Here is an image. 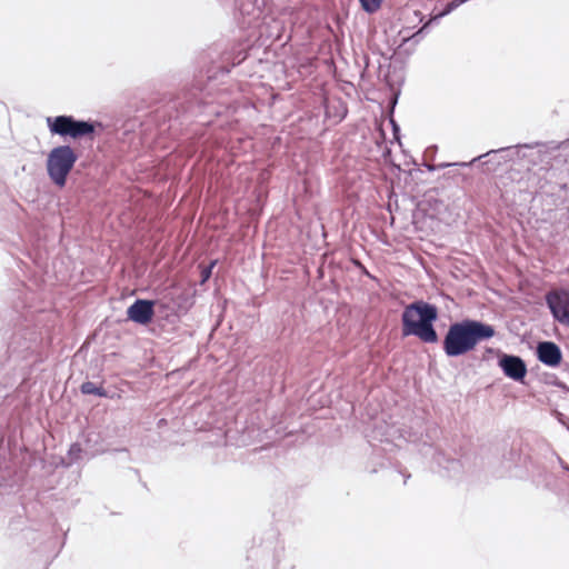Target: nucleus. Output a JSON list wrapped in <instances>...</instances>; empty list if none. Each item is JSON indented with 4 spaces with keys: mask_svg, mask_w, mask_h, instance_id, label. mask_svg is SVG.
<instances>
[{
    "mask_svg": "<svg viewBox=\"0 0 569 569\" xmlns=\"http://www.w3.org/2000/svg\"><path fill=\"white\" fill-rule=\"evenodd\" d=\"M495 336V329L490 325L480 321L465 320L450 326L443 341L447 356L458 357L472 350L481 340Z\"/></svg>",
    "mask_w": 569,
    "mask_h": 569,
    "instance_id": "1",
    "label": "nucleus"
},
{
    "mask_svg": "<svg viewBox=\"0 0 569 569\" xmlns=\"http://www.w3.org/2000/svg\"><path fill=\"white\" fill-rule=\"evenodd\" d=\"M437 309L426 302L408 306L402 315L403 335L417 336L425 342H436L438 337L433 329Z\"/></svg>",
    "mask_w": 569,
    "mask_h": 569,
    "instance_id": "2",
    "label": "nucleus"
},
{
    "mask_svg": "<svg viewBox=\"0 0 569 569\" xmlns=\"http://www.w3.org/2000/svg\"><path fill=\"white\" fill-rule=\"evenodd\" d=\"M74 150L67 144L52 148L46 161L48 177L59 188H63L67 178L77 162Z\"/></svg>",
    "mask_w": 569,
    "mask_h": 569,
    "instance_id": "3",
    "label": "nucleus"
},
{
    "mask_svg": "<svg viewBox=\"0 0 569 569\" xmlns=\"http://www.w3.org/2000/svg\"><path fill=\"white\" fill-rule=\"evenodd\" d=\"M46 123L51 134L62 138L79 139L94 131L91 122L76 120L71 116L48 117Z\"/></svg>",
    "mask_w": 569,
    "mask_h": 569,
    "instance_id": "4",
    "label": "nucleus"
},
{
    "mask_svg": "<svg viewBox=\"0 0 569 569\" xmlns=\"http://www.w3.org/2000/svg\"><path fill=\"white\" fill-rule=\"evenodd\" d=\"M546 300L553 318L569 327V292L552 291L547 295Z\"/></svg>",
    "mask_w": 569,
    "mask_h": 569,
    "instance_id": "5",
    "label": "nucleus"
},
{
    "mask_svg": "<svg viewBox=\"0 0 569 569\" xmlns=\"http://www.w3.org/2000/svg\"><path fill=\"white\" fill-rule=\"evenodd\" d=\"M498 365L503 373L515 381H521L527 375L526 363L520 357L503 353Z\"/></svg>",
    "mask_w": 569,
    "mask_h": 569,
    "instance_id": "6",
    "label": "nucleus"
},
{
    "mask_svg": "<svg viewBox=\"0 0 569 569\" xmlns=\"http://www.w3.org/2000/svg\"><path fill=\"white\" fill-rule=\"evenodd\" d=\"M153 305L151 300L134 301L127 310L128 319L139 325H148L153 317Z\"/></svg>",
    "mask_w": 569,
    "mask_h": 569,
    "instance_id": "7",
    "label": "nucleus"
},
{
    "mask_svg": "<svg viewBox=\"0 0 569 569\" xmlns=\"http://www.w3.org/2000/svg\"><path fill=\"white\" fill-rule=\"evenodd\" d=\"M538 358L545 365L557 366L561 360V352L553 342H541L538 346Z\"/></svg>",
    "mask_w": 569,
    "mask_h": 569,
    "instance_id": "8",
    "label": "nucleus"
},
{
    "mask_svg": "<svg viewBox=\"0 0 569 569\" xmlns=\"http://www.w3.org/2000/svg\"><path fill=\"white\" fill-rule=\"evenodd\" d=\"M382 1L383 0H359L362 9L369 13L376 12L381 7Z\"/></svg>",
    "mask_w": 569,
    "mask_h": 569,
    "instance_id": "9",
    "label": "nucleus"
},
{
    "mask_svg": "<svg viewBox=\"0 0 569 569\" xmlns=\"http://www.w3.org/2000/svg\"><path fill=\"white\" fill-rule=\"evenodd\" d=\"M81 391L84 395H98V396L104 395V392L100 388H98L93 382H90V381L82 383Z\"/></svg>",
    "mask_w": 569,
    "mask_h": 569,
    "instance_id": "10",
    "label": "nucleus"
},
{
    "mask_svg": "<svg viewBox=\"0 0 569 569\" xmlns=\"http://www.w3.org/2000/svg\"><path fill=\"white\" fill-rule=\"evenodd\" d=\"M212 266H213V264H211L208 269H206V270L203 271V281H204V280H207V279L209 278L210 272H211V267H212Z\"/></svg>",
    "mask_w": 569,
    "mask_h": 569,
    "instance_id": "11",
    "label": "nucleus"
}]
</instances>
